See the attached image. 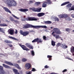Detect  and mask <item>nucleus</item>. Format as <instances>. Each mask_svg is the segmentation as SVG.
Returning a JSON list of instances; mask_svg holds the SVG:
<instances>
[{"instance_id":"f257e3e1","label":"nucleus","mask_w":74,"mask_h":74,"mask_svg":"<svg viewBox=\"0 0 74 74\" xmlns=\"http://www.w3.org/2000/svg\"><path fill=\"white\" fill-rule=\"evenodd\" d=\"M6 1L9 7H15L17 5V3L14 0H7Z\"/></svg>"},{"instance_id":"f03ea898","label":"nucleus","mask_w":74,"mask_h":74,"mask_svg":"<svg viewBox=\"0 0 74 74\" xmlns=\"http://www.w3.org/2000/svg\"><path fill=\"white\" fill-rule=\"evenodd\" d=\"M5 63L8 65H10V66H13L16 67H17L18 69H19V70H21V67L19 66V65L17 64H13L12 63H11V62L7 61L5 62Z\"/></svg>"},{"instance_id":"7ed1b4c3","label":"nucleus","mask_w":74,"mask_h":74,"mask_svg":"<svg viewBox=\"0 0 74 74\" xmlns=\"http://www.w3.org/2000/svg\"><path fill=\"white\" fill-rule=\"evenodd\" d=\"M38 19L35 17H27L25 18H21V21H37Z\"/></svg>"},{"instance_id":"20e7f679","label":"nucleus","mask_w":74,"mask_h":74,"mask_svg":"<svg viewBox=\"0 0 74 74\" xmlns=\"http://www.w3.org/2000/svg\"><path fill=\"white\" fill-rule=\"evenodd\" d=\"M53 30L54 31V32L56 34H60L62 33V32L60 31V30L58 28H54L53 29Z\"/></svg>"},{"instance_id":"39448f33","label":"nucleus","mask_w":74,"mask_h":74,"mask_svg":"<svg viewBox=\"0 0 74 74\" xmlns=\"http://www.w3.org/2000/svg\"><path fill=\"white\" fill-rule=\"evenodd\" d=\"M29 27L36 28V25H32L27 24H26L24 27H23V29H25V28H29Z\"/></svg>"},{"instance_id":"423d86ee","label":"nucleus","mask_w":74,"mask_h":74,"mask_svg":"<svg viewBox=\"0 0 74 74\" xmlns=\"http://www.w3.org/2000/svg\"><path fill=\"white\" fill-rule=\"evenodd\" d=\"M25 67L26 70H29V69H30L32 67V65L29 63H26L25 65Z\"/></svg>"},{"instance_id":"0eeeda50","label":"nucleus","mask_w":74,"mask_h":74,"mask_svg":"<svg viewBox=\"0 0 74 74\" xmlns=\"http://www.w3.org/2000/svg\"><path fill=\"white\" fill-rule=\"evenodd\" d=\"M55 32H53L52 33V34L53 35V36L55 37L56 39H59V38H60L61 37L59 35L57 34H54Z\"/></svg>"},{"instance_id":"6e6552de","label":"nucleus","mask_w":74,"mask_h":74,"mask_svg":"<svg viewBox=\"0 0 74 74\" xmlns=\"http://www.w3.org/2000/svg\"><path fill=\"white\" fill-rule=\"evenodd\" d=\"M67 15L66 14H61L58 15V16L60 18H64L67 17Z\"/></svg>"},{"instance_id":"1a4fd4ad","label":"nucleus","mask_w":74,"mask_h":74,"mask_svg":"<svg viewBox=\"0 0 74 74\" xmlns=\"http://www.w3.org/2000/svg\"><path fill=\"white\" fill-rule=\"evenodd\" d=\"M44 28L45 29H47V27L46 25H36V28L37 29H40V28Z\"/></svg>"},{"instance_id":"9d476101","label":"nucleus","mask_w":74,"mask_h":74,"mask_svg":"<svg viewBox=\"0 0 74 74\" xmlns=\"http://www.w3.org/2000/svg\"><path fill=\"white\" fill-rule=\"evenodd\" d=\"M0 71H1L0 73V74H5V71L3 70V67L0 65Z\"/></svg>"},{"instance_id":"9b49d317","label":"nucleus","mask_w":74,"mask_h":74,"mask_svg":"<svg viewBox=\"0 0 74 74\" xmlns=\"http://www.w3.org/2000/svg\"><path fill=\"white\" fill-rule=\"evenodd\" d=\"M18 10L19 11H21V12H26L27 11H28V10L27 9H19Z\"/></svg>"},{"instance_id":"f8f14e48","label":"nucleus","mask_w":74,"mask_h":74,"mask_svg":"<svg viewBox=\"0 0 74 74\" xmlns=\"http://www.w3.org/2000/svg\"><path fill=\"white\" fill-rule=\"evenodd\" d=\"M3 8L4 9V10L6 12H9V13L11 14V11H10V10L8 8L5 7H4Z\"/></svg>"},{"instance_id":"ddd939ff","label":"nucleus","mask_w":74,"mask_h":74,"mask_svg":"<svg viewBox=\"0 0 74 74\" xmlns=\"http://www.w3.org/2000/svg\"><path fill=\"white\" fill-rule=\"evenodd\" d=\"M61 47L62 48H63V49H66L67 48H68V47H67V46L66 44H62Z\"/></svg>"},{"instance_id":"4468645a","label":"nucleus","mask_w":74,"mask_h":74,"mask_svg":"<svg viewBox=\"0 0 74 74\" xmlns=\"http://www.w3.org/2000/svg\"><path fill=\"white\" fill-rule=\"evenodd\" d=\"M45 15V13H39L37 14L38 16L41 17Z\"/></svg>"},{"instance_id":"2eb2a0df","label":"nucleus","mask_w":74,"mask_h":74,"mask_svg":"<svg viewBox=\"0 0 74 74\" xmlns=\"http://www.w3.org/2000/svg\"><path fill=\"white\" fill-rule=\"evenodd\" d=\"M47 2L46 1H45L42 4V7L44 8H45V7H47Z\"/></svg>"},{"instance_id":"dca6fc26","label":"nucleus","mask_w":74,"mask_h":74,"mask_svg":"<svg viewBox=\"0 0 74 74\" xmlns=\"http://www.w3.org/2000/svg\"><path fill=\"white\" fill-rule=\"evenodd\" d=\"M28 34H29V32L28 31H25L24 32L23 35V36H26L28 35Z\"/></svg>"},{"instance_id":"f3484780","label":"nucleus","mask_w":74,"mask_h":74,"mask_svg":"<svg viewBox=\"0 0 74 74\" xmlns=\"http://www.w3.org/2000/svg\"><path fill=\"white\" fill-rule=\"evenodd\" d=\"M13 71L15 74H19V73L18 72V70L16 69H13Z\"/></svg>"},{"instance_id":"a211bd4d","label":"nucleus","mask_w":74,"mask_h":74,"mask_svg":"<svg viewBox=\"0 0 74 74\" xmlns=\"http://www.w3.org/2000/svg\"><path fill=\"white\" fill-rule=\"evenodd\" d=\"M69 3L70 2L69 1L63 3L61 5V6H63V5H66V4H67Z\"/></svg>"},{"instance_id":"6ab92c4d","label":"nucleus","mask_w":74,"mask_h":74,"mask_svg":"<svg viewBox=\"0 0 74 74\" xmlns=\"http://www.w3.org/2000/svg\"><path fill=\"white\" fill-rule=\"evenodd\" d=\"M43 22L44 23H46V24H51L52 23L50 21H44Z\"/></svg>"},{"instance_id":"aec40b11","label":"nucleus","mask_w":74,"mask_h":74,"mask_svg":"<svg viewBox=\"0 0 74 74\" xmlns=\"http://www.w3.org/2000/svg\"><path fill=\"white\" fill-rule=\"evenodd\" d=\"M3 67H5V68H6V69H10V66L5 65L4 64H3Z\"/></svg>"},{"instance_id":"412c9836","label":"nucleus","mask_w":74,"mask_h":74,"mask_svg":"<svg viewBox=\"0 0 74 74\" xmlns=\"http://www.w3.org/2000/svg\"><path fill=\"white\" fill-rule=\"evenodd\" d=\"M46 1H47V4H52V2L51 1V0H46Z\"/></svg>"},{"instance_id":"4be33fe9","label":"nucleus","mask_w":74,"mask_h":74,"mask_svg":"<svg viewBox=\"0 0 74 74\" xmlns=\"http://www.w3.org/2000/svg\"><path fill=\"white\" fill-rule=\"evenodd\" d=\"M9 38H11L13 40H16L17 41H18V40L17 38L14 37L12 36H9Z\"/></svg>"},{"instance_id":"5701e85b","label":"nucleus","mask_w":74,"mask_h":74,"mask_svg":"<svg viewBox=\"0 0 74 74\" xmlns=\"http://www.w3.org/2000/svg\"><path fill=\"white\" fill-rule=\"evenodd\" d=\"M37 39H38L37 42H38L39 43H41L42 42V40L41 39H39L38 38H37Z\"/></svg>"},{"instance_id":"b1692460","label":"nucleus","mask_w":74,"mask_h":74,"mask_svg":"<svg viewBox=\"0 0 74 74\" xmlns=\"http://www.w3.org/2000/svg\"><path fill=\"white\" fill-rule=\"evenodd\" d=\"M10 33L11 35H13V34H14V30L10 29Z\"/></svg>"},{"instance_id":"393cba45","label":"nucleus","mask_w":74,"mask_h":74,"mask_svg":"<svg viewBox=\"0 0 74 74\" xmlns=\"http://www.w3.org/2000/svg\"><path fill=\"white\" fill-rule=\"evenodd\" d=\"M5 42H6V43H10V44H11L12 42L11 41L8 40H5Z\"/></svg>"},{"instance_id":"a878e982","label":"nucleus","mask_w":74,"mask_h":74,"mask_svg":"<svg viewBox=\"0 0 74 74\" xmlns=\"http://www.w3.org/2000/svg\"><path fill=\"white\" fill-rule=\"evenodd\" d=\"M47 58H49V60H52V56L48 55L47 56Z\"/></svg>"},{"instance_id":"bb28decb","label":"nucleus","mask_w":74,"mask_h":74,"mask_svg":"<svg viewBox=\"0 0 74 74\" xmlns=\"http://www.w3.org/2000/svg\"><path fill=\"white\" fill-rule=\"evenodd\" d=\"M72 5V4H71V3H69L66 5V7H67V8H69H69H70L71 7Z\"/></svg>"},{"instance_id":"cd10ccee","label":"nucleus","mask_w":74,"mask_h":74,"mask_svg":"<svg viewBox=\"0 0 74 74\" xmlns=\"http://www.w3.org/2000/svg\"><path fill=\"white\" fill-rule=\"evenodd\" d=\"M69 11H71V10L74 11V5H73L71 8H69Z\"/></svg>"},{"instance_id":"c85d7f7f","label":"nucleus","mask_w":74,"mask_h":74,"mask_svg":"<svg viewBox=\"0 0 74 74\" xmlns=\"http://www.w3.org/2000/svg\"><path fill=\"white\" fill-rule=\"evenodd\" d=\"M41 10V8H36V12H40Z\"/></svg>"},{"instance_id":"c756f323","label":"nucleus","mask_w":74,"mask_h":74,"mask_svg":"<svg viewBox=\"0 0 74 74\" xmlns=\"http://www.w3.org/2000/svg\"><path fill=\"white\" fill-rule=\"evenodd\" d=\"M3 30H4V29H3V28H0V32H1L2 33H5L4 32V31H3Z\"/></svg>"},{"instance_id":"7c9ffc66","label":"nucleus","mask_w":74,"mask_h":74,"mask_svg":"<svg viewBox=\"0 0 74 74\" xmlns=\"http://www.w3.org/2000/svg\"><path fill=\"white\" fill-rule=\"evenodd\" d=\"M51 45L53 46H55V42H54L53 40H52L51 41Z\"/></svg>"},{"instance_id":"2f4dec72","label":"nucleus","mask_w":74,"mask_h":74,"mask_svg":"<svg viewBox=\"0 0 74 74\" xmlns=\"http://www.w3.org/2000/svg\"><path fill=\"white\" fill-rule=\"evenodd\" d=\"M23 50H25V51H29V50H30V49H28L25 46H24L23 48Z\"/></svg>"},{"instance_id":"473e14b6","label":"nucleus","mask_w":74,"mask_h":74,"mask_svg":"<svg viewBox=\"0 0 74 74\" xmlns=\"http://www.w3.org/2000/svg\"><path fill=\"white\" fill-rule=\"evenodd\" d=\"M71 51L72 53L74 52V47H73L71 48Z\"/></svg>"},{"instance_id":"72a5a7b5","label":"nucleus","mask_w":74,"mask_h":74,"mask_svg":"<svg viewBox=\"0 0 74 74\" xmlns=\"http://www.w3.org/2000/svg\"><path fill=\"white\" fill-rule=\"evenodd\" d=\"M22 61L23 62H25L27 61V59L25 58H23L22 59Z\"/></svg>"},{"instance_id":"f704fd0d","label":"nucleus","mask_w":74,"mask_h":74,"mask_svg":"<svg viewBox=\"0 0 74 74\" xmlns=\"http://www.w3.org/2000/svg\"><path fill=\"white\" fill-rule=\"evenodd\" d=\"M37 40H38L37 38L35 39L32 41V42H37Z\"/></svg>"},{"instance_id":"c9c22d12","label":"nucleus","mask_w":74,"mask_h":74,"mask_svg":"<svg viewBox=\"0 0 74 74\" xmlns=\"http://www.w3.org/2000/svg\"><path fill=\"white\" fill-rule=\"evenodd\" d=\"M31 55H32V56H34V51H31Z\"/></svg>"},{"instance_id":"e433bc0d","label":"nucleus","mask_w":74,"mask_h":74,"mask_svg":"<svg viewBox=\"0 0 74 74\" xmlns=\"http://www.w3.org/2000/svg\"><path fill=\"white\" fill-rule=\"evenodd\" d=\"M12 16H13V17H14V18H16V19H19V18H18L14 14H12Z\"/></svg>"},{"instance_id":"4c0bfd02","label":"nucleus","mask_w":74,"mask_h":74,"mask_svg":"<svg viewBox=\"0 0 74 74\" xmlns=\"http://www.w3.org/2000/svg\"><path fill=\"white\" fill-rule=\"evenodd\" d=\"M61 45V43H58L56 45V47H59Z\"/></svg>"},{"instance_id":"58836bf2","label":"nucleus","mask_w":74,"mask_h":74,"mask_svg":"<svg viewBox=\"0 0 74 74\" xmlns=\"http://www.w3.org/2000/svg\"><path fill=\"white\" fill-rule=\"evenodd\" d=\"M32 72L30 71H26V73L27 74H32Z\"/></svg>"},{"instance_id":"ea45409f","label":"nucleus","mask_w":74,"mask_h":74,"mask_svg":"<svg viewBox=\"0 0 74 74\" xmlns=\"http://www.w3.org/2000/svg\"><path fill=\"white\" fill-rule=\"evenodd\" d=\"M31 44L30 43H26L25 44L26 45L27 47H29V46Z\"/></svg>"},{"instance_id":"a19ab883","label":"nucleus","mask_w":74,"mask_h":74,"mask_svg":"<svg viewBox=\"0 0 74 74\" xmlns=\"http://www.w3.org/2000/svg\"><path fill=\"white\" fill-rule=\"evenodd\" d=\"M33 11H34V12H36L37 11V8H33V9H32Z\"/></svg>"},{"instance_id":"79ce46f5","label":"nucleus","mask_w":74,"mask_h":74,"mask_svg":"<svg viewBox=\"0 0 74 74\" xmlns=\"http://www.w3.org/2000/svg\"><path fill=\"white\" fill-rule=\"evenodd\" d=\"M41 3V2H36L35 3V5H38V4H40V3Z\"/></svg>"},{"instance_id":"37998d69","label":"nucleus","mask_w":74,"mask_h":74,"mask_svg":"<svg viewBox=\"0 0 74 74\" xmlns=\"http://www.w3.org/2000/svg\"><path fill=\"white\" fill-rule=\"evenodd\" d=\"M66 32H69L70 31V30H71L69 28H66Z\"/></svg>"},{"instance_id":"c03bdc74","label":"nucleus","mask_w":74,"mask_h":74,"mask_svg":"<svg viewBox=\"0 0 74 74\" xmlns=\"http://www.w3.org/2000/svg\"><path fill=\"white\" fill-rule=\"evenodd\" d=\"M24 32H23V31H22V30H20V34H21L22 35H23Z\"/></svg>"},{"instance_id":"a18cd8bd","label":"nucleus","mask_w":74,"mask_h":74,"mask_svg":"<svg viewBox=\"0 0 74 74\" xmlns=\"http://www.w3.org/2000/svg\"><path fill=\"white\" fill-rule=\"evenodd\" d=\"M29 48H30V49H33V47L32 46V45H31L29 47Z\"/></svg>"},{"instance_id":"49530a36","label":"nucleus","mask_w":74,"mask_h":74,"mask_svg":"<svg viewBox=\"0 0 74 74\" xmlns=\"http://www.w3.org/2000/svg\"><path fill=\"white\" fill-rule=\"evenodd\" d=\"M10 19L11 21H14V18L11 16L10 17Z\"/></svg>"},{"instance_id":"de8ad7c7","label":"nucleus","mask_w":74,"mask_h":74,"mask_svg":"<svg viewBox=\"0 0 74 74\" xmlns=\"http://www.w3.org/2000/svg\"><path fill=\"white\" fill-rule=\"evenodd\" d=\"M20 47H21V48H22V49H23L24 47H25V46H24V45H22L21 44H20Z\"/></svg>"},{"instance_id":"09e8293b","label":"nucleus","mask_w":74,"mask_h":74,"mask_svg":"<svg viewBox=\"0 0 74 74\" xmlns=\"http://www.w3.org/2000/svg\"><path fill=\"white\" fill-rule=\"evenodd\" d=\"M45 69H49V66H48L47 65H46L44 66Z\"/></svg>"},{"instance_id":"8fccbe9b","label":"nucleus","mask_w":74,"mask_h":74,"mask_svg":"<svg viewBox=\"0 0 74 74\" xmlns=\"http://www.w3.org/2000/svg\"><path fill=\"white\" fill-rule=\"evenodd\" d=\"M43 40H47V37L45 36H43Z\"/></svg>"},{"instance_id":"3c124183","label":"nucleus","mask_w":74,"mask_h":74,"mask_svg":"<svg viewBox=\"0 0 74 74\" xmlns=\"http://www.w3.org/2000/svg\"><path fill=\"white\" fill-rule=\"evenodd\" d=\"M32 3H33V1L32 0L30 1L29 4H32Z\"/></svg>"},{"instance_id":"603ef678","label":"nucleus","mask_w":74,"mask_h":74,"mask_svg":"<svg viewBox=\"0 0 74 74\" xmlns=\"http://www.w3.org/2000/svg\"><path fill=\"white\" fill-rule=\"evenodd\" d=\"M56 21H59V18H56Z\"/></svg>"},{"instance_id":"864d4df0","label":"nucleus","mask_w":74,"mask_h":74,"mask_svg":"<svg viewBox=\"0 0 74 74\" xmlns=\"http://www.w3.org/2000/svg\"><path fill=\"white\" fill-rule=\"evenodd\" d=\"M36 71V69H35L34 68H33L32 69V71Z\"/></svg>"},{"instance_id":"5fc2aeb1","label":"nucleus","mask_w":74,"mask_h":74,"mask_svg":"<svg viewBox=\"0 0 74 74\" xmlns=\"http://www.w3.org/2000/svg\"><path fill=\"white\" fill-rule=\"evenodd\" d=\"M67 71V69H64V70L62 71V72L63 73H64L65 72H66Z\"/></svg>"},{"instance_id":"6e6d98bb","label":"nucleus","mask_w":74,"mask_h":74,"mask_svg":"<svg viewBox=\"0 0 74 74\" xmlns=\"http://www.w3.org/2000/svg\"><path fill=\"white\" fill-rule=\"evenodd\" d=\"M71 16L73 18H74V14H71Z\"/></svg>"},{"instance_id":"4d7b16f0","label":"nucleus","mask_w":74,"mask_h":74,"mask_svg":"<svg viewBox=\"0 0 74 74\" xmlns=\"http://www.w3.org/2000/svg\"><path fill=\"white\" fill-rule=\"evenodd\" d=\"M7 25L5 24H3V26H7Z\"/></svg>"},{"instance_id":"13d9d810","label":"nucleus","mask_w":74,"mask_h":74,"mask_svg":"<svg viewBox=\"0 0 74 74\" xmlns=\"http://www.w3.org/2000/svg\"><path fill=\"white\" fill-rule=\"evenodd\" d=\"M67 20L68 21H71V19L69 17L68 18Z\"/></svg>"},{"instance_id":"bf43d9fd","label":"nucleus","mask_w":74,"mask_h":74,"mask_svg":"<svg viewBox=\"0 0 74 74\" xmlns=\"http://www.w3.org/2000/svg\"><path fill=\"white\" fill-rule=\"evenodd\" d=\"M66 59H69V60H73L72 59L70 58H66Z\"/></svg>"},{"instance_id":"052dcab7","label":"nucleus","mask_w":74,"mask_h":74,"mask_svg":"<svg viewBox=\"0 0 74 74\" xmlns=\"http://www.w3.org/2000/svg\"><path fill=\"white\" fill-rule=\"evenodd\" d=\"M9 46L10 47H12V45L10 44L9 45Z\"/></svg>"},{"instance_id":"680f3d73","label":"nucleus","mask_w":74,"mask_h":74,"mask_svg":"<svg viewBox=\"0 0 74 74\" xmlns=\"http://www.w3.org/2000/svg\"><path fill=\"white\" fill-rule=\"evenodd\" d=\"M15 33L16 34H17L18 33V31H17V30H16Z\"/></svg>"},{"instance_id":"e2e57ef3","label":"nucleus","mask_w":74,"mask_h":74,"mask_svg":"<svg viewBox=\"0 0 74 74\" xmlns=\"http://www.w3.org/2000/svg\"><path fill=\"white\" fill-rule=\"evenodd\" d=\"M0 26H3V24H0Z\"/></svg>"},{"instance_id":"0e129e2a","label":"nucleus","mask_w":74,"mask_h":74,"mask_svg":"<svg viewBox=\"0 0 74 74\" xmlns=\"http://www.w3.org/2000/svg\"><path fill=\"white\" fill-rule=\"evenodd\" d=\"M18 63H21V61L20 60H18Z\"/></svg>"},{"instance_id":"69168bd1","label":"nucleus","mask_w":74,"mask_h":74,"mask_svg":"<svg viewBox=\"0 0 74 74\" xmlns=\"http://www.w3.org/2000/svg\"><path fill=\"white\" fill-rule=\"evenodd\" d=\"M29 10H32V11H33V8H30Z\"/></svg>"},{"instance_id":"338daca9","label":"nucleus","mask_w":74,"mask_h":74,"mask_svg":"<svg viewBox=\"0 0 74 74\" xmlns=\"http://www.w3.org/2000/svg\"><path fill=\"white\" fill-rule=\"evenodd\" d=\"M6 22H9V21H8V20H6Z\"/></svg>"},{"instance_id":"774afa93","label":"nucleus","mask_w":74,"mask_h":74,"mask_svg":"<svg viewBox=\"0 0 74 74\" xmlns=\"http://www.w3.org/2000/svg\"><path fill=\"white\" fill-rule=\"evenodd\" d=\"M53 28V27H51V29H52Z\"/></svg>"}]
</instances>
